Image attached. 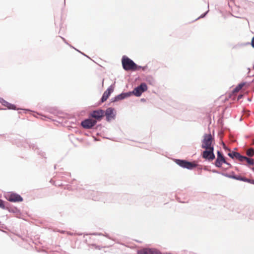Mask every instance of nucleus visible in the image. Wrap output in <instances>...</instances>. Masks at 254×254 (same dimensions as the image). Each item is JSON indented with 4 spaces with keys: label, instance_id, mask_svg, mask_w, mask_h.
Masks as SVG:
<instances>
[{
    "label": "nucleus",
    "instance_id": "nucleus-28",
    "mask_svg": "<svg viewBox=\"0 0 254 254\" xmlns=\"http://www.w3.org/2000/svg\"><path fill=\"white\" fill-rule=\"evenodd\" d=\"M223 157H224V156L223 154V153L221 152V151L218 150L217 151V158L216 159H221Z\"/></svg>",
    "mask_w": 254,
    "mask_h": 254
},
{
    "label": "nucleus",
    "instance_id": "nucleus-25",
    "mask_svg": "<svg viewBox=\"0 0 254 254\" xmlns=\"http://www.w3.org/2000/svg\"><path fill=\"white\" fill-rule=\"evenodd\" d=\"M214 165L216 167L218 168H220L222 167V164L221 163V159H216Z\"/></svg>",
    "mask_w": 254,
    "mask_h": 254
},
{
    "label": "nucleus",
    "instance_id": "nucleus-26",
    "mask_svg": "<svg viewBox=\"0 0 254 254\" xmlns=\"http://www.w3.org/2000/svg\"><path fill=\"white\" fill-rule=\"evenodd\" d=\"M238 160L240 161V162H243L244 161H245L246 159H247V157L245 156H243L242 155H241L240 153L238 156Z\"/></svg>",
    "mask_w": 254,
    "mask_h": 254
},
{
    "label": "nucleus",
    "instance_id": "nucleus-44",
    "mask_svg": "<svg viewBox=\"0 0 254 254\" xmlns=\"http://www.w3.org/2000/svg\"><path fill=\"white\" fill-rule=\"evenodd\" d=\"M248 70H249V71H248V74H249V73H250V70H251V69H250V68H249H249H248Z\"/></svg>",
    "mask_w": 254,
    "mask_h": 254
},
{
    "label": "nucleus",
    "instance_id": "nucleus-6",
    "mask_svg": "<svg viewBox=\"0 0 254 254\" xmlns=\"http://www.w3.org/2000/svg\"><path fill=\"white\" fill-rule=\"evenodd\" d=\"M214 147L205 149V150L202 151L201 154L202 158L209 162L214 160L215 157V154L214 153Z\"/></svg>",
    "mask_w": 254,
    "mask_h": 254
},
{
    "label": "nucleus",
    "instance_id": "nucleus-46",
    "mask_svg": "<svg viewBox=\"0 0 254 254\" xmlns=\"http://www.w3.org/2000/svg\"><path fill=\"white\" fill-rule=\"evenodd\" d=\"M251 169L254 172V167L251 168Z\"/></svg>",
    "mask_w": 254,
    "mask_h": 254
},
{
    "label": "nucleus",
    "instance_id": "nucleus-17",
    "mask_svg": "<svg viewBox=\"0 0 254 254\" xmlns=\"http://www.w3.org/2000/svg\"><path fill=\"white\" fill-rule=\"evenodd\" d=\"M5 209L7 210L9 212L13 213H17L19 211L17 208L10 206L9 202H7L6 207Z\"/></svg>",
    "mask_w": 254,
    "mask_h": 254
},
{
    "label": "nucleus",
    "instance_id": "nucleus-45",
    "mask_svg": "<svg viewBox=\"0 0 254 254\" xmlns=\"http://www.w3.org/2000/svg\"><path fill=\"white\" fill-rule=\"evenodd\" d=\"M254 81V79H253V80H251V82H250L249 83V85H250L251 83L253 82Z\"/></svg>",
    "mask_w": 254,
    "mask_h": 254
},
{
    "label": "nucleus",
    "instance_id": "nucleus-11",
    "mask_svg": "<svg viewBox=\"0 0 254 254\" xmlns=\"http://www.w3.org/2000/svg\"><path fill=\"white\" fill-rule=\"evenodd\" d=\"M113 91L114 88L113 87V85H112L110 86L108 88V89L103 93L100 100V103H102L106 101L107 100V99L109 97L111 93L113 92Z\"/></svg>",
    "mask_w": 254,
    "mask_h": 254
},
{
    "label": "nucleus",
    "instance_id": "nucleus-30",
    "mask_svg": "<svg viewBox=\"0 0 254 254\" xmlns=\"http://www.w3.org/2000/svg\"><path fill=\"white\" fill-rule=\"evenodd\" d=\"M208 11H209V10L206 11L205 12L202 13L196 19H198L202 18L204 17L206 15V14L208 13Z\"/></svg>",
    "mask_w": 254,
    "mask_h": 254
},
{
    "label": "nucleus",
    "instance_id": "nucleus-7",
    "mask_svg": "<svg viewBox=\"0 0 254 254\" xmlns=\"http://www.w3.org/2000/svg\"><path fill=\"white\" fill-rule=\"evenodd\" d=\"M96 121H95L89 115L88 118L81 121V126L85 129H91L96 125Z\"/></svg>",
    "mask_w": 254,
    "mask_h": 254
},
{
    "label": "nucleus",
    "instance_id": "nucleus-31",
    "mask_svg": "<svg viewBox=\"0 0 254 254\" xmlns=\"http://www.w3.org/2000/svg\"><path fill=\"white\" fill-rule=\"evenodd\" d=\"M211 171L213 173H216V174H221V173H222V172H220L218 171L217 170H214V169L211 170Z\"/></svg>",
    "mask_w": 254,
    "mask_h": 254
},
{
    "label": "nucleus",
    "instance_id": "nucleus-38",
    "mask_svg": "<svg viewBox=\"0 0 254 254\" xmlns=\"http://www.w3.org/2000/svg\"><path fill=\"white\" fill-rule=\"evenodd\" d=\"M103 236H104L105 237H107V238H108L109 239H110V238L109 236V235L107 234H106L104 235Z\"/></svg>",
    "mask_w": 254,
    "mask_h": 254
},
{
    "label": "nucleus",
    "instance_id": "nucleus-24",
    "mask_svg": "<svg viewBox=\"0 0 254 254\" xmlns=\"http://www.w3.org/2000/svg\"><path fill=\"white\" fill-rule=\"evenodd\" d=\"M7 202L0 199V208L2 209H5L6 207Z\"/></svg>",
    "mask_w": 254,
    "mask_h": 254
},
{
    "label": "nucleus",
    "instance_id": "nucleus-16",
    "mask_svg": "<svg viewBox=\"0 0 254 254\" xmlns=\"http://www.w3.org/2000/svg\"><path fill=\"white\" fill-rule=\"evenodd\" d=\"M88 193H89L88 195L86 196V197H89L92 198L93 200H94L95 201L96 200H103V199L101 198V197L98 198L97 196H95V194H97V192H95L94 191H88Z\"/></svg>",
    "mask_w": 254,
    "mask_h": 254
},
{
    "label": "nucleus",
    "instance_id": "nucleus-42",
    "mask_svg": "<svg viewBox=\"0 0 254 254\" xmlns=\"http://www.w3.org/2000/svg\"><path fill=\"white\" fill-rule=\"evenodd\" d=\"M250 44L249 43H246V44H242V45H243V46H245V45H248V44Z\"/></svg>",
    "mask_w": 254,
    "mask_h": 254
},
{
    "label": "nucleus",
    "instance_id": "nucleus-34",
    "mask_svg": "<svg viewBox=\"0 0 254 254\" xmlns=\"http://www.w3.org/2000/svg\"><path fill=\"white\" fill-rule=\"evenodd\" d=\"M140 68L139 69H142L143 71H145L146 69L147 68V65H145L144 66H140Z\"/></svg>",
    "mask_w": 254,
    "mask_h": 254
},
{
    "label": "nucleus",
    "instance_id": "nucleus-43",
    "mask_svg": "<svg viewBox=\"0 0 254 254\" xmlns=\"http://www.w3.org/2000/svg\"><path fill=\"white\" fill-rule=\"evenodd\" d=\"M248 100L249 101H252V98H248Z\"/></svg>",
    "mask_w": 254,
    "mask_h": 254
},
{
    "label": "nucleus",
    "instance_id": "nucleus-33",
    "mask_svg": "<svg viewBox=\"0 0 254 254\" xmlns=\"http://www.w3.org/2000/svg\"><path fill=\"white\" fill-rule=\"evenodd\" d=\"M221 161L222 164H223V163H224V164L226 163V160L225 159V157H223L222 158H221Z\"/></svg>",
    "mask_w": 254,
    "mask_h": 254
},
{
    "label": "nucleus",
    "instance_id": "nucleus-20",
    "mask_svg": "<svg viewBox=\"0 0 254 254\" xmlns=\"http://www.w3.org/2000/svg\"><path fill=\"white\" fill-rule=\"evenodd\" d=\"M239 153L235 151H232L228 153V155L232 159L237 158Z\"/></svg>",
    "mask_w": 254,
    "mask_h": 254
},
{
    "label": "nucleus",
    "instance_id": "nucleus-15",
    "mask_svg": "<svg viewBox=\"0 0 254 254\" xmlns=\"http://www.w3.org/2000/svg\"><path fill=\"white\" fill-rule=\"evenodd\" d=\"M235 180L249 183L251 184H252L253 181H254L253 179H249L245 177L241 176L240 175H236V177H235Z\"/></svg>",
    "mask_w": 254,
    "mask_h": 254
},
{
    "label": "nucleus",
    "instance_id": "nucleus-9",
    "mask_svg": "<svg viewBox=\"0 0 254 254\" xmlns=\"http://www.w3.org/2000/svg\"><path fill=\"white\" fill-rule=\"evenodd\" d=\"M104 115L106 116V119L107 122H110L112 119H115L116 116V112L114 108H108L104 111Z\"/></svg>",
    "mask_w": 254,
    "mask_h": 254
},
{
    "label": "nucleus",
    "instance_id": "nucleus-51",
    "mask_svg": "<svg viewBox=\"0 0 254 254\" xmlns=\"http://www.w3.org/2000/svg\"><path fill=\"white\" fill-rule=\"evenodd\" d=\"M145 100L144 99H141V101H144Z\"/></svg>",
    "mask_w": 254,
    "mask_h": 254
},
{
    "label": "nucleus",
    "instance_id": "nucleus-3",
    "mask_svg": "<svg viewBox=\"0 0 254 254\" xmlns=\"http://www.w3.org/2000/svg\"><path fill=\"white\" fill-rule=\"evenodd\" d=\"M174 162L180 167L188 170H192L199 166L195 161L191 162L185 159H175Z\"/></svg>",
    "mask_w": 254,
    "mask_h": 254
},
{
    "label": "nucleus",
    "instance_id": "nucleus-14",
    "mask_svg": "<svg viewBox=\"0 0 254 254\" xmlns=\"http://www.w3.org/2000/svg\"><path fill=\"white\" fill-rule=\"evenodd\" d=\"M0 103L2 105L6 107L8 109L14 110H17L15 105L9 103L2 98H0Z\"/></svg>",
    "mask_w": 254,
    "mask_h": 254
},
{
    "label": "nucleus",
    "instance_id": "nucleus-39",
    "mask_svg": "<svg viewBox=\"0 0 254 254\" xmlns=\"http://www.w3.org/2000/svg\"><path fill=\"white\" fill-rule=\"evenodd\" d=\"M225 164L229 166L230 167H231V164H230L229 163H228V162L226 161V163H225Z\"/></svg>",
    "mask_w": 254,
    "mask_h": 254
},
{
    "label": "nucleus",
    "instance_id": "nucleus-12",
    "mask_svg": "<svg viewBox=\"0 0 254 254\" xmlns=\"http://www.w3.org/2000/svg\"><path fill=\"white\" fill-rule=\"evenodd\" d=\"M8 201L10 202H21L23 199L19 194L16 193H11L7 198Z\"/></svg>",
    "mask_w": 254,
    "mask_h": 254
},
{
    "label": "nucleus",
    "instance_id": "nucleus-47",
    "mask_svg": "<svg viewBox=\"0 0 254 254\" xmlns=\"http://www.w3.org/2000/svg\"><path fill=\"white\" fill-rule=\"evenodd\" d=\"M252 76L254 77V74L252 75H248V77H252Z\"/></svg>",
    "mask_w": 254,
    "mask_h": 254
},
{
    "label": "nucleus",
    "instance_id": "nucleus-8",
    "mask_svg": "<svg viewBox=\"0 0 254 254\" xmlns=\"http://www.w3.org/2000/svg\"><path fill=\"white\" fill-rule=\"evenodd\" d=\"M96 122L101 121L104 116V111L102 109H98L91 112L89 115Z\"/></svg>",
    "mask_w": 254,
    "mask_h": 254
},
{
    "label": "nucleus",
    "instance_id": "nucleus-5",
    "mask_svg": "<svg viewBox=\"0 0 254 254\" xmlns=\"http://www.w3.org/2000/svg\"><path fill=\"white\" fill-rule=\"evenodd\" d=\"M214 137L212 135L209 134H204L203 135V139L202 140L201 147L204 149H207L214 147L212 144Z\"/></svg>",
    "mask_w": 254,
    "mask_h": 254
},
{
    "label": "nucleus",
    "instance_id": "nucleus-40",
    "mask_svg": "<svg viewBox=\"0 0 254 254\" xmlns=\"http://www.w3.org/2000/svg\"><path fill=\"white\" fill-rule=\"evenodd\" d=\"M204 170H205V171H209V170L208 169L207 167H206V166L204 167Z\"/></svg>",
    "mask_w": 254,
    "mask_h": 254
},
{
    "label": "nucleus",
    "instance_id": "nucleus-50",
    "mask_svg": "<svg viewBox=\"0 0 254 254\" xmlns=\"http://www.w3.org/2000/svg\"><path fill=\"white\" fill-rule=\"evenodd\" d=\"M252 184L254 185V181H253V183H252Z\"/></svg>",
    "mask_w": 254,
    "mask_h": 254
},
{
    "label": "nucleus",
    "instance_id": "nucleus-19",
    "mask_svg": "<svg viewBox=\"0 0 254 254\" xmlns=\"http://www.w3.org/2000/svg\"><path fill=\"white\" fill-rule=\"evenodd\" d=\"M145 80L151 85H153L155 84V80L151 75H147L145 78Z\"/></svg>",
    "mask_w": 254,
    "mask_h": 254
},
{
    "label": "nucleus",
    "instance_id": "nucleus-22",
    "mask_svg": "<svg viewBox=\"0 0 254 254\" xmlns=\"http://www.w3.org/2000/svg\"><path fill=\"white\" fill-rule=\"evenodd\" d=\"M63 40V41L66 44L68 45L70 47L73 48L74 49H75L76 51H78V52H79L80 53H81V54H82L83 55L85 56V57L89 58L88 56H87V55H86L85 54H84V53L81 52L80 51H79V50H78L77 49H76V48H75L74 47H73V46H72L71 45H69L67 42L66 41V40L65 39V38H64V37H60Z\"/></svg>",
    "mask_w": 254,
    "mask_h": 254
},
{
    "label": "nucleus",
    "instance_id": "nucleus-48",
    "mask_svg": "<svg viewBox=\"0 0 254 254\" xmlns=\"http://www.w3.org/2000/svg\"><path fill=\"white\" fill-rule=\"evenodd\" d=\"M101 195H105L106 194L105 193H101L100 194Z\"/></svg>",
    "mask_w": 254,
    "mask_h": 254
},
{
    "label": "nucleus",
    "instance_id": "nucleus-1",
    "mask_svg": "<svg viewBox=\"0 0 254 254\" xmlns=\"http://www.w3.org/2000/svg\"><path fill=\"white\" fill-rule=\"evenodd\" d=\"M15 144L18 146H22L24 147V148H26L27 146L29 147V148L33 150L36 153H37L38 154L40 155L41 156L44 157L46 158L45 157L46 153L45 152L42 151L37 146L33 143H31V142L29 141L27 139H17L15 141Z\"/></svg>",
    "mask_w": 254,
    "mask_h": 254
},
{
    "label": "nucleus",
    "instance_id": "nucleus-29",
    "mask_svg": "<svg viewBox=\"0 0 254 254\" xmlns=\"http://www.w3.org/2000/svg\"><path fill=\"white\" fill-rule=\"evenodd\" d=\"M96 235V236H103L104 235L101 233H90V234H84V235Z\"/></svg>",
    "mask_w": 254,
    "mask_h": 254
},
{
    "label": "nucleus",
    "instance_id": "nucleus-18",
    "mask_svg": "<svg viewBox=\"0 0 254 254\" xmlns=\"http://www.w3.org/2000/svg\"><path fill=\"white\" fill-rule=\"evenodd\" d=\"M247 82H243L238 84L237 86L233 89V92H239L246 84Z\"/></svg>",
    "mask_w": 254,
    "mask_h": 254
},
{
    "label": "nucleus",
    "instance_id": "nucleus-2",
    "mask_svg": "<svg viewBox=\"0 0 254 254\" xmlns=\"http://www.w3.org/2000/svg\"><path fill=\"white\" fill-rule=\"evenodd\" d=\"M122 64L123 69L126 71H136L141 67L131 59L126 56H123L122 59Z\"/></svg>",
    "mask_w": 254,
    "mask_h": 254
},
{
    "label": "nucleus",
    "instance_id": "nucleus-32",
    "mask_svg": "<svg viewBox=\"0 0 254 254\" xmlns=\"http://www.w3.org/2000/svg\"><path fill=\"white\" fill-rule=\"evenodd\" d=\"M252 47L254 48V36L252 38V41L251 43Z\"/></svg>",
    "mask_w": 254,
    "mask_h": 254
},
{
    "label": "nucleus",
    "instance_id": "nucleus-21",
    "mask_svg": "<svg viewBox=\"0 0 254 254\" xmlns=\"http://www.w3.org/2000/svg\"><path fill=\"white\" fill-rule=\"evenodd\" d=\"M246 154L251 157L254 156V148H250L246 152Z\"/></svg>",
    "mask_w": 254,
    "mask_h": 254
},
{
    "label": "nucleus",
    "instance_id": "nucleus-37",
    "mask_svg": "<svg viewBox=\"0 0 254 254\" xmlns=\"http://www.w3.org/2000/svg\"><path fill=\"white\" fill-rule=\"evenodd\" d=\"M224 148L225 150H228L230 151V149L229 148L227 147L225 145H224Z\"/></svg>",
    "mask_w": 254,
    "mask_h": 254
},
{
    "label": "nucleus",
    "instance_id": "nucleus-13",
    "mask_svg": "<svg viewBox=\"0 0 254 254\" xmlns=\"http://www.w3.org/2000/svg\"><path fill=\"white\" fill-rule=\"evenodd\" d=\"M129 97V93L128 92H122L121 94L115 96L112 98L111 100V102H116L120 100H124L126 98Z\"/></svg>",
    "mask_w": 254,
    "mask_h": 254
},
{
    "label": "nucleus",
    "instance_id": "nucleus-4",
    "mask_svg": "<svg viewBox=\"0 0 254 254\" xmlns=\"http://www.w3.org/2000/svg\"><path fill=\"white\" fill-rule=\"evenodd\" d=\"M147 86L144 82L141 83L140 84L135 87L132 91H129V96L134 95L136 97H140L142 94L147 90Z\"/></svg>",
    "mask_w": 254,
    "mask_h": 254
},
{
    "label": "nucleus",
    "instance_id": "nucleus-36",
    "mask_svg": "<svg viewBox=\"0 0 254 254\" xmlns=\"http://www.w3.org/2000/svg\"><path fill=\"white\" fill-rule=\"evenodd\" d=\"M84 242L87 244H89V242L87 239H85Z\"/></svg>",
    "mask_w": 254,
    "mask_h": 254
},
{
    "label": "nucleus",
    "instance_id": "nucleus-27",
    "mask_svg": "<svg viewBox=\"0 0 254 254\" xmlns=\"http://www.w3.org/2000/svg\"><path fill=\"white\" fill-rule=\"evenodd\" d=\"M247 163L250 165H254V160L247 157L246 160Z\"/></svg>",
    "mask_w": 254,
    "mask_h": 254
},
{
    "label": "nucleus",
    "instance_id": "nucleus-49",
    "mask_svg": "<svg viewBox=\"0 0 254 254\" xmlns=\"http://www.w3.org/2000/svg\"><path fill=\"white\" fill-rule=\"evenodd\" d=\"M25 110L26 112L30 111V110H28V109H27V110Z\"/></svg>",
    "mask_w": 254,
    "mask_h": 254
},
{
    "label": "nucleus",
    "instance_id": "nucleus-23",
    "mask_svg": "<svg viewBox=\"0 0 254 254\" xmlns=\"http://www.w3.org/2000/svg\"><path fill=\"white\" fill-rule=\"evenodd\" d=\"M232 175L231 174H227V173H221V175L223 176H225L226 177H227V178H231V179H234L235 180V177H236V175H235V173L234 172H232Z\"/></svg>",
    "mask_w": 254,
    "mask_h": 254
},
{
    "label": "nucleus",
    "instance_id": "nucleus-41",
    "mask_svg": "<svg viewBox=\"0 0 254 254\" xmlns=\"http://www.w3.org/2000/svg\"><path fill=\"white\" fill-rule=\"evenodd\" d=\"M76 235H78V236H81V235H82V233H76Z\"/></svg>",
    "mask_w": 254,
    "mask_h": 254
},
{
    "label": "nucleus",
    "instance_id": "nucleus-10",
    "mask_svg": "<svg viewBox=\"0 0 254 254\" xmlns=\"http://www.w3.org/2000/svg\"><path fill=\"white\" fill-rule=\"evenodd\" d=\"M137 254H162L161 252L155 249L144 248L137 251Z\"/></svg>",
    "mask_w": 254,
    "mask_h": 254
},
{
    "label": "nucleus",
    "instance_id": "nucleus-52",
    "mask_svg": "<svg viewBox=\"0 0 254 254\" xmlns=\"http://www.w3.org/2000/svg\"><path fill=\"white\" fill-rule=\"evenodd\" d=\"M253 68H254V65H253Z\"/></svg>",
    "mask_w": 254,
    "mask_h": 254
},
{
    "label": "nucleus",
    "instance_id": "nucleus-35",
    "mask_svg": "<svg viewBox=\"0 0 254 254\" xmlns=\"http://www.w3.org/2000/svg\"><path fill=\"white\" fill-rule=\"evenodd\" d=\"M243 97V94H239L237 97V101L240 100L241 99H242Z\"/></svg>",
    "mask_w": 254,
    "mask_h": 254
}]
</instances>
